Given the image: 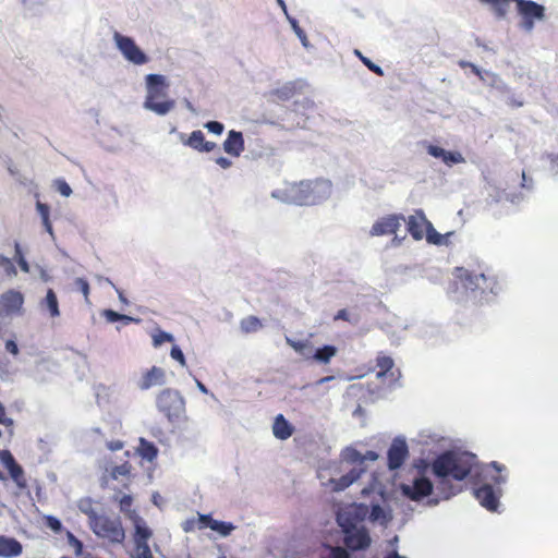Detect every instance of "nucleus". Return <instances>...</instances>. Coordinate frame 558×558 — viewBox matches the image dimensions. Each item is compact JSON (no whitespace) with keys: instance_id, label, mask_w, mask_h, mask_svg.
Masks as SVG:
<instances>
[{"instance_id":"nucleus-15","label":"nucleus","mask_w":558,"mask_h":558,"mask_svg":"<svg viewBox=\"0 0 558 558\" xmlns=\"http://www.w3.org/2000/svg\"><path fill=\"white\" fill-rule=\"evenodd\" d=\"M405 222L408 232L417 241L424 238L425 230L428 223H430L422 209H416L413 215H410L408 219H405Z\"/></svg>"},{"instance_id":"nucleus-42","label":"nucleus","mask_w":558,"mask_h":558,"mask_svg":"<svg viewBox=\"0 0 558 558\" xmlns=\"http://www.w3.org/2000/svg\"><path fill=\"white\" fill-rule=\"evenodd\" d=\"M170 356L178 361L182 366L186 365L185 356L182 352V350L178 345H173L170 351Z\"/></svg>"},{"instance_id":"nucleus-49","label":"nucleus","mask_w":558,"mask_h":558,"mask_svg":"<svg viewBox=\"0 0 558 558\" xmlns=\"http://www.w3.org/2000/svg\"><path fill=\"white\" fill-rule=\"evenodd\" d=\"M57 184H58V191L60 192L61 195L66 196V197L71 195L72 189L64 180H59L57 182Z\"/></svg>"},{"instance_id":"nucleus-25","label":"nucleus","mask_w":558,"mask_h":558,"mask_svg":"<svg viewBox=\"0 0 558 558\" xmlns=\"http://www.w3.org/2000/svg\"><path fill=\"white\" fill-rule=\"evenodd\" d=\"M132 469H133L132 464L130 462L125 461L120 465H116V466L111 468L108 476L112 481H118L120 478H125L129 481L131 477Z\"/></svg>"},{"instance_id":"nucleus-52","label":"nucleus","mask_w":558,"mask_h":558,"mask_svg":"<svg viewBox=\"0 0 558 558\" xmlns=\"http://www.w3.org/2000/svg\"><path fill=\"white\" fill-rule=\"evenodd\" d=\"M287 342L291 348H293L298 352H302L303 349L305 348V343L302 341H294V340L287 338Z\"/></svg>"},{"instance_id":"nucleus-62","label":"nucleus","mask_w":558,"mask_h":558,"mask_svg":"<svg viewBox=\"0 0 558 558\" xmlns=\"http://www.w3.org/2000/svg\"><path fill=\"white\" fill-rule=\"evenodd\" d=\"M134 319L131 316L122 314V318H120V322H123L124 324H130Z\"/></svg>"},{"instance_id":"nucleus-2","label":"nucleus","mask_w":558,"mask_h":558,"mask_svg":"<svg viewBox=\"0 0 558 558\" xmlns=\"http://www.w3.org/2000/svg\"><path fill=\"white\" fill-rule=\"evenodd\" d=\"M87 507L81 504L80 509L88 518L89 527L101 538H106L111 543H122L125 532L119 519H112L106 514H98L92 507L90 500L86 501Z\"/></svg>"},{"instance_id":"nucleus-17","label":"nucleus","mask_w":558,"mask_h":558,"mask_svg":"<svg viewBox=\"0 0 558 558\" xmlns=\"http://www.w3.org/2000/svg\"><path fill=\"white\" fill-rule=\"evenodd\" d=\"M113 499L114 501L119 502L120 511L123 512L125 517L133 522L134 527H136L137 525L146 524L144 519L140 517L136 510L132 509L133 497L131 495H123L120 498L114 497Z\"/></svg>"},{"instance_id":"nucleus-21","label":"nucleus","mask_w":558,"mask_h":558,"mask_svg":"<svg viewBox=\"0 0 558 558\" xmlns=\"http://www.w3.org/2000/svg\"><path fill=\"white\" fill-rule=\"evenodd\" d=\"M293 432V426L286 420L282 414H278L272 425V433L275 437L280 440H286L292 436Z\"/></svg>"},{"instance_id":"nucleus-43","label":"nucleus","mask_w":558,"mask_h":558,"mask_svg":"<svg viewBox=\"0 0 558 558\" xmlns=\"http://www.w3.org/2000/svg\"><path fill=\"white\" fill-rule=\"evenodd\" d=\"M205 128L214 133V134H217V135H220L222 132H223V124L218 122V121H209L205 124Z\"/></svg>"},{"instance_id":"nucleus-40","label":"nucleus","mask_w":558,"mask_h":558,"mask_svg":"<svg viewBox=\"0 0 558 558\" xmlns=\"http://www.w3.org/2000/svg\"><path fill=\"white\" fill-rule=\"evenodd\" d=\"M173 340H174L173 336L166 331H159L153 338L155 347H158V345L162 344L163 342H173Z\"/></svg>"},{"instance_id":"nucleus-50","label":"nucleus","mask_w":558,"mask_h":558,"mask_svg":"<svg viewBox=\"0 0 558 558\" xmlns=\"http://www.w3.org/2000/svg\"><path fill=\"white\" fill-rule=\"evenodd\" d=\"M458 64L460 68H462V69L469 68V70H471L475 75H477L480 77L482 76L481 70L475 64H473L469 61H464V60L459 61Z\"/></svg>"},{"instance_id":"nucleus-51","label":"nucleus","mask_w":558,"mask_h":558,"mask_svg":"<svg viewBox=\"0 0 558 558\" xmlns=\"http://www.w3.org/2000/svg\"><path fill=\"white\" fill-rule=\"evenodd\" d=\"M293 28L296 33V35L299 36V38L301 39L302 44L304 46H307V37H306V34L304 33V31L296 24V22H293Z\"/></svg>"},{"instance_id":"nucleus-29","label":"nucleus","mask_w":558,"mask_h":558,"mask_svg":"<svg viewBox=\"0 0 558 558\" xmlns=\"http://www.w3.org/2000/svg\"><path fill=\"white\" fill-rule=\"evenodd\" d=\"M320 558H351L345 548L339 546L324 545Z\"/></svg>"},{"instance_id":"nucleus-48","label":"nucleus","mask_w":558,"mask_h":558,"mask_svg":"<svg viewBox=\"0 0 558 558\" xmlns=\"http://www.w3.org/2000/svg\"><path fill=\"white\" fill-rule=\"evenodd\" d=\"M104 316L109 323L120 322V318H122V314L113 310H106L104 312Z\"/></svg>"},{"instance_id":"nucleus-45","label":"nucleus","mask_w":558,"mask_h":558,"mask_svg":"<svg viewBox=\"0 0 558 558\" xmlns=\"http://www.w3.org/2000/svg\"><path fill=\"white\" fill-rule=\"evenodd\" d=\"M46 523L54 532H60L62 529L60 520L52 515L46 518Z\"/></svg>"},{"instance_id":"nucleus-60","label":"nucleus","mask_w":558,"mask_h":558,"mask_svg":"<svg viewBox=\"0 0 558 558\" xmlns=\"http://www.w3.org/2000/svg\"><path fill=\"white\" fill-rule=\"evenodd\" d=\"M196 522L194 520H189L183 523V531L191 532L195 529Z\"/></svg>"},{"instance_id":"nucleus-18","label":"nucleus","mask_w":558,"mask_h":558,"mask_svg":"<svg viewBox=\"0 0 558 558\" xmlns=\"http://www.w3.org/2000/svg\"><path fill=\"white\" fill-rule=\"evenodd\" d=\"M223 149L227 154L239 157L244 150V140L241 132L230 131L228 137L223 142Z\"/></svg>"},{"instance_id":"nucleus-1","label":"nucleus","mask_w":558,"mask_h":558,"mask_svg":"<svg viewBox=\"0 0 558 558\" xmlns=\"http://www.w3.org/2000/svg\"><path fill=\"white\" fill-rule=\"evenodd\" d=\"M475 458L469 452L446 451L434 460L432 470L439 478L451 476L456 481H463L472 472Z\"/></svg>"},{"instance_id":"nucleus-35","label":"nucleus","mask_w":558,"mask_h":558,"mask_svg":"<svg viewBox=\"0 0 558 558\" xmlns=\"http://www.w3.org/2000/svg\"><path fill=\"white\" fill-rule=\"evenodd\" d=\"M355 54L359 57V59L363 62V64L369 70L372 71L373 73H375L376 75H379V76H383L384 75V71L383 69L375 64L374 62H372L368 58L364 57L361 51L359 50H355Z\"/></svg>"},{"instance_id":"nucleus-38","label":"nucleus","mask_w":558,"mask_h":558,"mask_svg":"<svg viewBox=\"0 0 558 558\" xmlns=\"http://www.w3.org/2000/svg\"><path fill=\"white\" fill-rule=\"evenodd\" d=\"M75 288L84 295L85 301L88 302L89 296V283L84 278H76L74 281Z\"/></svg>"},{"instance_id":"nucleus-10","label":"nucleus","mask_w":558,"mask_h":558,"mask_svg":"<svg viewBox=\"0 0 558 558\" xmlns=\"http://www.w3.org/2000/svg\"><path fill=\"white\" fill-rule=\"evenodd\" d=\"M517 9L526 31L534 27V19L542 20L545 16L544 7L531 0H517Z\"/></svg>"},{"instance_id":"nucleus-63","label":"nucleus","mask_w":558,"mask_h":558,"mask_svg":"<svg viewBox=\"0 0 558 558\" xmlns=\"http://www.w3.org/2000/svg\"><path fill=\"white\" fill-rule=\"evenodd\" d=\"M386 558H405V557L400 556L397 551H395V550H393V551L389 553V554L386 556Z\"/></svg>"},{"instance_id":"nucleus-61","label":"nucleus","mask_w":558,"mask_h":558,"mask_svg":"<svg viewBox=\"0 0 558 558\" xmlns=\"http://www.w3.org/2000/svg\"><path fill=\"white\" fill-rule=\"evenodd\" d=\"M19 264L23 270L28 271V264L23 257H21Z\"/></svg>"},{"instance_id":"nucleus-22","label":"nucleus","mask_w":558,"mask_h":558,"mask_svg":"<svg viewBox=\"0 0 558 558\" xmlns=\"http://www.w3.org/2000/svg\"><path fill=\"white\" fill-rule=\"evenodd\" d=\"M365 471V468H353L351 471H349L347 474L342 475L338 481L335 482V489H345L355 481H357Z\"/></svg>"},{"instance_id":"nucleus-3","label":"nucleus","mask_w":558,"mask_h":558,"mask_svg":"<svg viewBox=\"0 0 558 558\" xmlns=\"http://www.w3.org/2000/svg\"><path fill=\"white\" fill-rule=\"evenodd\" d=\"M147 95L144 107L159 116L167 114L174 108V100L167 95L168 84L160 74H148L146 76Z\"/></svg>"},{"instance_id":"nucleus-27","label":"nucleus","mask_w":558,"mask_h":558,"mask_svg":"<svg viewBox=\"0 0 558 558\" xmlns=\"http://www.w3.org/2000/svg\"><path fill=\"white\" fill-rule=\"evenodd\" d=\"M8 471L10 473L11 478L15 482L19 488H27V481L24 474V470L19 463L9 468Z\"/></svg>"},{"instance_id":"nucleus-4","label":"nucleus","mask_w":558,"mask_h":558,"mask_svg":"<svg viewBox=\"0 0 558 558\" xmlns=\"http://www.w3.org/2000/svg\"><path fill=\"white\" fill-rule=\"evenodd\" d=\"M489 468L496 472L495 475H492V481L496 488L490 484H483L474 489V496L481 506L488 511H497L502 494L500 486L507 482V475L504 474L506 466L494 461L489 464Z\"/></svg>"},{"instance_id":"nucleus-59","label":"nucleus","mask_w":558,"mask_h":558,"mask_svg":"<svg viewBox=\"0 0 558 558\" xmlns=\"http://www.w3.org/2000/svg\"><path fill=\"white\" fill-rule=\"evenodd\" d=\"M381 515H384L383 509L379 506H374L372 509L373 519H379Z\"/></svg>"},{"instance_id":"nucleus-55","label":"nucleus","mask_w":558,"mask_h":558,"mask_svg":"<svg viewBox=\"0 0 558 558\" xmlns=\"http://www.w3.org/2000/svg\"><path fill=\"white\" fill-rule=\"evenodd\" d=\"M123 446H124V444L121 440H112V441L108 442V445H107V447L111 451L121 450L123 448Z\"/></svg>"},{"instance_id":"nucleus-20","label":"nucleus","mask_w":558,"mask_h":558,"mask_svg":"<svg viewBox=\"0 0 558 558\" xmlns=\"http://www.w3.org/2000/svg\"><path fill=\"white\" fill-rule=\"evenodd\" d=\"M1 300L3 308L8 313H20L24 303L23 294L14 290L5 292Z\"/></svg>"},{"instance_id":"nucleus-53","label":"nucleus","mask_w":558,"mask_h":558,"mask_svg":"<svg viewBox=\"0 0 558 558\" xmlns=\"http://www.w3.org/2000/svg\"><path fill=\"white\" fill-rule=\"evenodd\" d=\"M5 349L8 352H10L11 354L13 355H16L19 354V348H17V344L15 343V341L13 340H8L5 342Z\"/></svg>"},{"instance_id":"nucleus-54","label":"nucleus","mask_w":558,"mask_h":558,"mask_svg":"<svg viewBox=\"0 0 558 558\" xmlns=\"http://www.w3.org/2000/svg\"><path fill=\"white\" fill-rule=\"evenodd\" d=\"M216 163L220 166L222 169H228L232 165L231 160L226 157H218L216 159Z\"/></svg>"},{"instance_id":"nucleus-8","label":"nucleus","mask_w":558,"mask_h":558,"mask_svg":"<svg viewBox=\"0 0 558 558\" xmlns=\"http://www.w3.org/2000/svg\"><path fill=\"white\" fill-rule=\"evenodd\" d=\"M113 39L117 48L122 56L135 65H142L148 62L146 53L135 44L133 38L124 36L119 32L113 34Z\"/></svg>"},{"instance_id":"nucleus-47","label":"nucleus","mask_w":558,"mask_h":558,"mask_svg":"<svg viewBox=\"0 0 558 558\" xmlns=\"http://www.w3.org/2000/svg\"><path fill=\"white\" fill-rule=\"evenodd\" d=\"M0 424L4 426H12L13 420L8 417L4 405L0 402Z\"/></svg>"},{"instance_id":"nucleus-39","label":"nucleus","mask_w":558,"mask_h":558,"mask_svg":"<svg viewBox=\"0 0 558 558\" xmlns=\"http://www.w3.org/2000/svg\"><path fill=\"white\" fill-rule=\"evenodd\" d=\"M442 161L445 163H447V165H450V163H461V162H464V158L458 151H447L446 150V154H445V157H444Z\"/></svg>"},{"instance_id":"nucleus-14","label":"nucleus","mask_w":558,"mask_h":558,"mask_svg":"<svg viewBox=\"0 0 558 558\" xmlns=\"http://www.w3.org/2000/svg\"><path fill=\"white\" fill-rule=\"evenodd\" d=\"M134 530L136 558H154L148 545V541L153 536L151 530L147 526V524L137 525L134 527Z\"/></svg>"},{"instance_id":"nucleus-56","label":"nucleus","mask_w":558,"mask_h":558,"mask_svg":"<svg viewBox=\"0 0 558 558\" xmlns=\"http://www.w3.org/2000/svg\"><path fill=\"white\" fill-rule=\"evenodd\" d=\"M507 104L512 108H519L523 106V100L517 99L514 96L508 97Z\"/></svg>"},{"instance_id":"nucleus-5","label":"nucleus","mask_w":558,"mask_h":558,"mask_svg":"<svg viewBox=\"0 0 558 558\" xmlns=\"http://www.w3.org/2000/svg\"><path fill=\"white\" fill-rule=\"evenodd\" d=\"M158 411L171 423L178 422L185 413L184 398L178 390L166 388L156 397Z\"/></svg>"},{"instance_id":"nucleus-16","label":"nucleus","mask_w":558,"mask_h":558,"mask_svg":"<svg viewBox=\"0 0 558 558\" xmlns=\"http://www.w3.org/2000/svg\"><path fill=\"white\" fill-rule=\"evenodd\" d=\"M181 141L183 145L201 153H209L216 148V144L206 141L204 133L199 130L193 131L186 138L182 136Z\"/></svg>"},{"instance_id":"nucleus-28","label":"nucleus","mask_w":558,"mask_h":558,"mask_svg":"<svg viewBox=\"0 0 558 558\" xmlns=\"http://www.w3.org/2000/svg\"><path fill=\"white\" fill-rule=\"evenodd\" d=\"M393 365V360L390 356L379 354L376 359V366L379 368L377 377L380 378L386 376L387 373L392 369Z\"/></svg>"},{"instance_id":"nucleus-41","label":"nucleus","mask_w":558,"mask_h":558,"mask_svg":"<svg viewBox=\"0 0 558 558\" xmlns=\"http://www.w3.org/2000/svg\"><path fill=\"white\" fill-rule=\"evenodd\" d=\"M0 460L4 464V466L9 470V468L17 464L14 457L9 450L0 451Z\"/></svg>"},{"instance_id":"nucleus-9","label":"nucleus","mask_w":558,"mask_h":558,"mask_svg":"<svg viewBox=\"0 0 558 558\" xmlns=\"http://www.w3.org/2000/svg\"><path fill=\"white\" fill-rule=\"evenodd\" d=\"M403 221H405V218L402 214H391L380 217L373 223L369 235L383 236L396 234Z\"/></svg>"},{"instance_id":"nucleus-37","label":"nucleus","mask_w":558,"mask_h":558,"mask_svg":"<svg viewBox=\"0 0 558 558\" xmlns=\"http://www.w3.org/2000/svg\"><path fill=\"white\" fill-rule=\"evenodd\" d=\"M68 542L69 545L74 549V554L76 556H81L83 554V543L75 537L71 532H68Z\"/></svg>"},{"instance_id":"nucleus-36","label":"nucleus","mask_w":558,"mask_h":558,"mask_svg":"<svg viewBox=\"0 0 558 558\" xmlns=\"http://www.w3.org/2000/svg\"><path fill=\"white\" fill-rule=\"evenodd\" d=\"M511 2H515L517 3V0H499L497 3H495L493 5V10H494L495 14L498 17L506 16L507 12L509 11Z\"/></svg>"},{"instance_id":"nucleus-30","label":"nucleus","mask_w":558,"mask_h":558,"mask_svg":"<svg viewBox=\"0 0 558 558\" xmlns=\"http://www.w3.org/2000/svg\"><path fill=\"white\" fill-rule=\"evenodd\" d=\"M36 208L41 218V221H43V225H44L46 231L49 232L50 234H52V226H51L50 218H49V214H50L49 206L41 202H37Z\"/></svg>"},{"instance_id":"nucleus-11","label":"nucleus","mask_w":558,"mask_h":558,"mask_svg":"<svg viewBox=\"0 0 558 558\" xmlns=\"http://www.w3.org/2000/svg\"><path fill=\"white\" fill-rule=\"evenodd\" d=\"M402 494L413 501H420L433 492V484L427 477H417L413 485H402Z\"/></svg>"},{"instance_id":"nucleus-23","label":"nucleus","mask_w":558,"mask_h":558,"mask_svg":"<svg viewBox=\"0 0 558 558\" xmlns=\"http://www.w3.org/2000/svg\"><path fill=\"white\" fill-rule=\"evenodd\" d=\"M41 308H46L51 317L60 315L57 295L52 289H48L46 298L40 302Z\"/></svg>"},{"instance_id":"nucleus-24","label":"nucleus","mask_w":558,"mask_h":558,"mask_svg":"<svg viewBox=\"0 0 558 558\" xmlns=\"http://www.w3.org/2000/svg\"><path fill=\"white\" fill-rule=\"evenodd\" d=\"M137 452L143 459H146L147 461H153L158 456L157 447L145 438H140Z\"/></svg>"},{"instance_id":"nucleus-58","label":"nucleus","mask_w":558,"mask_h":558,"mask_svg":"<svg viewBox=\"0 0 558 558\" xmlns=\"http://www.w3.org/2000/svg\"><path fill=\"white\" fill-rule=\"evenodd\" d=\"M378 453L373 451V450H368L366 451V453L363 454V463L368 460V461H376L378 459Z\"/></svg>"},{"instance_id":"nucleus-31","label":"nucleus","mask_w":558,"mask_h":558,"mask_svg":"<svg viewBox=\"0 0 558 558\" xmlns=\"http://www.w3.org/2000/svg\"><path fill=\"white\" fill-rule=\"evenodd\" d=\"M337 353V349L333 345H324L316 350L314 357L323 363H328L332 356Z\"/></svg>"},{"instance_id":"nucleus-13","label":"nucleus","mask_w":558,"mask_h":558,"mask_svg":"<svg viewBox=\"0 0 558 558\" xmlns=\"http://www.w3.org/2000/svg\"><path fill=\"white\" fill-rule=\"evenodd\" d=\"M409 457V448L403 438H395L388 449V468L389 470H397L402 466Z\"/></svg>"},{"instance_id":"nucleus-12","label":"nucleus","mask_w":558,"mask_h":558,"mask_svg":"<svg viewBox=\"0 0 558 558\" xmlns=\"http://www.w3.org/2000/svg\"><path fill=\"white\" fill-rule=\"evenodd\" d=\"M167 381L166 371L159 366L145 369L136 385L140 390H148L153 387L163 386Z\"/></svg>"},{"instance_id":"nucleus-19","label":"nucleus","mask_w":558,"mask_h":558,"mask_svg":"<svg viewBox=\"0 0 558 558\" xmlns=\"http://www.w3.org/2000/svg\"><path fill=\"white\" fill-rule=\"evenodd\" d=\"M23 546L22 544L15 539L14 537H9L1 535L0 536V557L2 558H12L17 557L22 554Z\"/></svg>"},{"instance_id":"nucleus-44","label":"nucleus","mask_w":558,"mask_h":558,"mask_svg":"<svg viewBox=\"0 0 558 558\" xmlns=\"http://www.w3.org/2000/svg\"><path fill=\"white\" fill-rule=\"evenodd\" d=\"M427 153L430 156L435 157V158L444 159L446 150L444 148L439 147V146H435V145L428 144L427 145Z\"/></svg>"},{"instance_id":"nucleus-26","label":"nucleus","mask_w":558,"mask_h":558,"mask_svg":"<svg viewBox=\"0 0 558 558\" xmlns=\"http://www.w3.org/2000/svg\"><path fill=\"white\" fill-rule=\"evenodd\" d=\"M263 327L260 319L256 316H247L240 322L241 331L244 333H253Z\"/></svg>"},{"instance_id":"nucleus-32","label":"nucleus","mask_w":558,"mask_h":558,"mask_svg":"<svg viewBox=\"0 0 558 558\" xmlns=\"http://www.w3.org/2000/svg\"><path fill=\"white\" fill-rule=\"evenodd\" d=\"M344 460L351 464L359 465L357 468H365L363 465V453L354 448H348L345 450Z\"/></svg>"},{"instance_id":"nucleus-57","label":"nucleus","mask_w":558,"mask_h":558,"mask_svg":"<svg viewBox=\"0 0 558 558\" xmlns=\"http://www.w3.org/2000/svg\"><path fill=\"white\" fill-rule=\"evenodd\" d=\"M335 320H344V322H348L349 320V313L347 310H340L337 312V314L335 315L333 317Z\"/></svg>"},{"instance_id":"nucleus-33","label":"nucleus","mask_w":558,"mask_h":558,"mask_svg":"<svg viewBox=\"0 0 558 558\" xmlns=\"http://www.w3.org/2000/svg\"><path fill=\"white\" fill-rule=\"evenodd\" d=\"M210 529L222 536H228L233 531L234 526L232 523L215 520L211 522Z\"/></svg>"},{"instance_id":"nucleus-34","label":"nucleus","mask_w":558,"mask_h":558,"mask_svg":"<svg viewBox=\"0 0 558 558\" xmlns=\"http://www.w3.org/2000/svg\"><path fill=\"white\" fill-rule=\"evenodd\" d=\"M424 236L426 238L427 242L428 243H432V244H436V245H439L442 243V236L441 234H439L434 226L430 223H428L427 226V229L425 230V233H424Z\"/></svg>"},{"instance_id":"nucleus-6","label":"nucleus","mask_w":558,"mask_h":558,"mask_svg":"<svg viewBox=\"0 0 558 558\" xmlns=\"http://www.w3.org/2000/svg\"><path fill=\"white\" fill-rule=\"evenodd\" d=\"M460 278L463 287L472 292L480 291L481 294L497 295L501 290L498 278L490 272L473 274L465 270Z\"/></svg>"},{"instance_id":"nucleus-64","label":"nucleus","mask_w":558,"mask_h":558,"mask_svg":"<svg viewBox=\"0 0 558 558\" xmlns=\"http://www.w3.org/2000/svg\"><path fill=\"white\" fill-rule=\"evenodd\" d=\"M197 387L199 388V390L202 392L207 393V388H206V386L203 383L197 381Z\"/></svg>"},{"instance_id":"nucleus-7","label":"nucleus","mask_w":558,"mask_h":558,"mask_svg":"<svg viewBox=\"0 0 558 558\" xmlns=\"http://www.w3.org/2000/svg\"><path fill=\"white\" fill-rule=\"evenodd\" d=\"M341 526L344 534L343 544L348 549L357 551L369 547L372 539L365 526H356L352 522L342 523Z\"/></svg>"},{"instance_id":"nucleus-46","label":"nucleus","mask_w":558,"mask_h":558,"mask_svg":"<svg viewBox=\"0 0 558 558\" xmlns=\"http://www.w3.org/2000/svg\"><path fill=\"white\" fill-rule=\"evenodd\" d=\"M213 521H215V520L210 517V514H199L198 520H197V527L199 530H202L206 526L210 527Z\"/></svg>"}]
</instances>
